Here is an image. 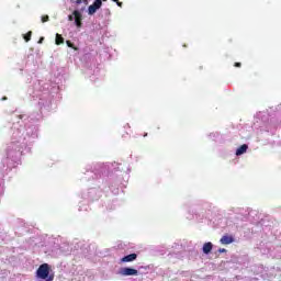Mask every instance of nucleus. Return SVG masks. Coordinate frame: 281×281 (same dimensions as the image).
<instances>
[{
    "mask_svg": "<svg viewBox=\"0 0 281 281\" xmlns=\"http://www.w3.org/2000/svg\"><path fill=\"white\" fill-rule=\"evenodd\" d=\"M49 271L50 268L47 263H43L38 267V269L36 270V277L40 278V280H47L49 278Z\"/></svg>",
    "mask_w": 281,
    "mask_h": 281,
    "instance_id": "1",
    "label": "nucleus"
},
{
    "mask_svg": "<svg viewBox=\"0 0 281 281\" xmlns=\"http://www.w3.org/2000/svg\"><path fill=\"white\" fill-rule=\"evenodd\" d=\"M100 8H102V0H94V2L88 8V14H95Z\"/></svg>",
    "mask_w": 281,
    "mask_h": 281,
    "instance_id": "2",
    "label": "nucleus"
},
{
    "mask_svg": "<svg viewBox=\"0 0 281 281\" xmlns=\"http://www.w3.org/2000/svg\"><path fill=\"white\" fill-rule=\"evenodd\" d=\"M72 16H75L76 27H78V29L82 27V13H80V11H78V10H75L72 12Z\"/></svg>",
    "mask_w": 281,
    "mask_h": 281,
    "instance_id": "3",
    "label": "nucleus"
},
{
    "mask_svg": "<svg viewBox=\"0 0 281 281\" xmlns=\"http://www.w3.org/2000/svg\"><path fill=\"white\" fill-rule=\"evenodd\" d=\"M120 276H137L138 271L135 268H121Z\"/></svg>",
    "mask_w": 281,
    "mask_h": 281,
    "instance_id": "4",
    "label": "nucleus"
},
{
    "mask_svg": "<svg viewBox=\"0 0 281 281\" xmlns=\"http://www.w3.org/2000/svg\"><path fill=\"white\" fill-rule=\"evenodd\" d=\"M220 243L222 245H232V243H234V236H232V235H224L220 239Z\"/></svg>",
    "mask_w": 281,
    "mask_h": 281,
    "instance_id": "5",
    "label": "nucleus"
},
{
    "mask_svg": "<svg viewBox=\"0 0 281 281\" xmlns=\"http://www.w3.org/2000/svg\"><path fill=\"white\" fill-rule=\"evenodd\" d=\"M212 249H214V244H212V241H207L203 245L202 251L203 254H211Z\"/></svg>",
    "mask_w": 281,
    "mask_h": 281,
    "instance_id": "6",
    "label": "nucleus"
},
{
    "mask_svg": "<svg viewBox=\"0 0 281 281\" xmlns=\"http://www.w3.org/2000/svg\"><path fill=\"white\" fill-rule=\"evenodd\" d=\"M137 260V254H131L121 259V262H133Z\"/></svg>",
    "mask_w": 281,
    "mask_h": 281,
    "instance_id": "7",
    "label": "nucleus"
},
{
    "mask_svg": "<svg viewBox=\"0 0 281 281\" xmlns=\"http://www.w3.org/2000/svg\"><path fill=\"white\" fill-rule=\"evenodd\" d=\"M247 148H249V146H247V144L239 146L236 150L237 157H239V155H245V153H247Z\"/></svg>",
    "mask_w": 281,
    "mask_h": 281,
    "instance_id": "8",
    "label": "nucleus"
},
{
    "mask_svg": "<svg viewBox=\"0 0 281 281\" xmlns=\"http://www.w3.org/2000/svg\"><path fill=\"white\" fill-rule=\"evenodd\" d=\"M56 45H63L65 43V38L60 34H56V40H55Z\"/></svg>",
    "mask_w": 281,
    "mask_h": 281,
    "instance_id": "9",
    "label": "nucleus"
},
{
    "mask_svg": "<svg viewBox=\"0 0 281 281\" xmlns=\"http://www.w3.org/2000/svg\"><path fill=\"white\" fill-rule=\"evenodd\" d=\"M24 41H25V43H30V41H32V31H29V32L24 35Z\"/></svg>",
    "mask_w": 281,
    "mask_h": 281,
    "instance_id": "10",
    "label": "nucleus"
},
{
    "mask_svg": "<svg viewBox=\"0 0 281 281\" xmlns=\"http://www.w3.org/2000/svg\"><path fill=\"white\" fill-rule=\"evenodd\" d=\"M47 21H49V15H43L42 23H47Z\"/></svg>",
    "mask_w": 281,
    "mask_h": 281,
    "instance_id": "11",
    "label": "nucleus"
},
{
    "mask_svg": "<svg viewBox=\"0 0 281 281\" xmlns=\"http://www.w3.org/2000/svg\"><path fill=\"white\" fill-rule=\"evenodd\" d=\"M66 44H67L68 47H71V49H76L74 47V43H71V41H66Z\"/></svg>",
    "mask_w": 281,
    "mask_h": 281,
    "instance_id": "12",
    "label": "nucleus"
},
{
    "mask_svg": "<svg viewBox=\"0 0 281 281\" xmlns=\"http://www.w3.org/2000/svg\"><path fill=\"white\" fill-rule=\"evenodd\" d=\"M114 3L119 5V8H122L123 3L120 0H112Z\"/></svg>",
    "mask_w": 281,
    "mask_h": 281,
    "instance_id": "13",
    "label": "nucleus"
},
{
    "mask_svg": "<svg viewBox=\"0 0 281 281\" xmlns=\"http://www.w3.org/2000/svg\"><path fill=\"white\" fill-rule=\"evenodd\" d=\"M218 252H220V254H227V249H225V248H220V249H218Z\"/></svg>",
    "mask_w": 281,
    "mask_h": 281,
    "instance_id": "14",
    "label": "nucleus"
},
{
    "mask_svg": "<svg viewBox=\"0 0 281 281\" xmlns=\"http://www.w3.org/2000/svg\"><path fill=\"white\" fill-rule=\"evenodd\" d=\"M75 16L72 15H68V21H74Z\"/></svg>",
    "mask_w": 281,
    "mask_h": 281,
    "instance_id": "15",
    "label": "nucleus"
},
{
    "mask_svg": "<svg viewBox=\"0 0 281 281\" xmlns=\"http://www.w3.org/2000/svg\"><path fill=\"white\" fill-rule=\"evenodd\" d=\"M243 66V64H240V63H235L234 64V67H241Z\"/></svg>",
    "mask_w": 281,
    "mask_h": 281,
    "instance_id": "16",
    "label": "nucleus"
},
{
    "mask_svg": "<svg viewBox=\"0 0 281 281\" xmlns=\"http://www.w3.org/2000/svg\"><path fill=\"white\" fill-rule=\"evenodd\" d=\"M43 41H45V37H41L38 43H43Z\"/></svg>",
    "mask_w": 281,
    "mask_h": 281,
    "instance_id": "17",
    "label": "nucleus"
},
{
    "mask_svg": "<svg viewBox=\"0 0 281 281\" xmlns=\"http://www.w3.org/2000/svg\"><path fill=\"white\" fill-rule=\"evenodd\" d=\"M103 1H106V0H103Z\"/></svg>",
    "mask_w": 281,
    "mask_h": 281,
    "instance_id": "18",
    "label": "nucleus"
}]
</instances>
